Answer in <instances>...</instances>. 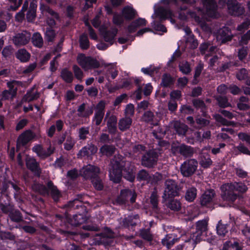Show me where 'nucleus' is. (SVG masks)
Returning a JSON list of instances; mask_svg holds the SVG:
<instances>
[{"mask_svg":"<svg viewBox=\"0 0 250 250\" xmlns=\"http://www.w3.org/2000/svg\"><path fill=\"white\" fill-rule=\"evenodd\" d=\"M105 231L94 234L92 239L93 244L95 245H104L105 247L109 246V228H105Z\"/></svg>","mask_w":250,"mask_h":250,"instance_id":"nucleus-10","label":"nucleus"},{"mask_svg":"<svg viewBox=\"0 0 250 250\" xmlns=\"http://www.w3.org/2000/svg\"><path fill=\"white\" fill-rule=\"evenodd\" d=\"M47 187H43V190L47 192L48 189L50 191V194L54 201L57 203L62 197V194L57 187L54 185L53 182L49 180L46 184Z\"/></svg>","mask_w":250,"mask_h":250,"instance_id":"nucleus-17","label":"nucleus"},{"mask_svg":"<svg viewBox=\"0 0 250 250\" xmlns=\"http://www.w3.org/2000/svg\"><path fill=\"white\" fill-rule=\"evenodd\" d=\"M174 127L179 135H185L188 130V126L178 121L174 123Z\"/></svg>","mask_w":250,"mask_h":250,"instance_id":"nucleus-34","label":"nucleus"},{"mask_svg":"<svg viewBox=\"0 0 250 250\" xmlns=\"http://www.w3.org/2000/svg\"><path fill=\"white\" fill-rule=\"evenodd\" d=\"M159 154L155 150H150L142 158V165L147 167H152L156 165Z\"/></svg>","mask_w":250,"mask_h":250,"instance_id":"nucleus-11","label":"nucleus"},{"mask_svg":"<svg viewBox=\"0 0 250 250\" xmlns=\"http://www.w3.org/2000/svg\"><path fill=\"white\" fill-rule=\"evenodd\" d=\"M229 13L234 16H240L244 14L245 10L243 6L236 0H229L227 2Z\"/></svg>","mask_w":250,"mask_h":250,"instance_id":"nucleus-13","label":"nucleus"},{"mask_svg":"<svg viewBox=\"0 0 250 250\" xmlns=\"http://www.w3.org/2000/svg\"><path fill=\"white\" fill-rule=\"evenodd\" d=\"M99 168L89 165L84 169L83 175L85 179L91 181L96 190H102L104 188V185L99 176Z\"/></svg>","mask_w":250,"mask_h":250,"instance_id":"nucleus-2","label":"nucleus"},{"mask_svg":"<svg viewBox=\"0 0 250 250\" xmlns=\"http://www.w3.org/2000/svg\"><path fill=\"white\" fill-rule=\"evenodd\" d=\"M84 230L87 231H97L99 230V227L96 224H85L82 227Z\"/></svg>","mask_w":250,"mask_h":250,"instance_id":"nucleus-63","label":"nucleus"},{"mask_svg":"<svg viewBox=\"0 0 250 250\" xmlns=\"http://www.w3.org/2000/svg\"><path fill=\"white\" fill-rule=\"evenodd\" d=\"M149 178V174L146 170L144 169L139 172L137 177V178L139 180H147Z\"/></svg>","mask_w":250,"mask_h":250,"instance_id":"nucleus-64","label":"nucleus"},{"mask_svg":"<svg viewBox=\"0 0 250 250\" xmlns=\"http://www.w3.org/2000/svg\"><path fill=\"white\" fill-rule=\"evenodd\" d=\"M180 189L179 186L175 181L171 179L167 180L165 182L163 200L165 202L168 198L178 196Z\"/></svg>","mask_w":250,"mask_h":250,"instance_id":"nucleus-5","label":"nucleus"},{"mask_svg":"<svg viewBox=\"0 0 250 250\" xmlns=\"http://www.w3.org/2000/svg\"><path fill=\"white\" fill-rule=\"evenodd\" d=\"M186 43L187 45H189V46L192 49L196 48L198 45L197 40L194 38L193 35H190L188 38Z\"/></svg>","mask_w":250,"mask_h":250,"instance_id":"nucleus-55","label":"nucleus"},{"mask_svg":"<svg viewBox=\"0 0 250 250\" xmlns=\"http://www.w3.org/2000/svg\"><path fill=\"white\" fill-rule=\"evenodd\" d=\"M208 220L203 219L196 223V230L201 233L205 232L208 229Z\"/></svg>","mask_w":250,"mask_h":250,"instance_id":"nucleus-42","label":"nucleus"},{"mask_svg":"<svg viewBox=\"0 0 250 250\" xmlns=\"http://www.w3.org/2000/svg\"><path fill=\"white\" fill-rule=\"evenodd\" d=\"M88 220L87 216L83 213L75 214L72 216L69 215L66 216V220L68 224H66V229H60L59 232L61 234L66 237L73 236L75 233L68 229V225L77 227L85 223Z\"/></svg>","mask_w":250,"mask_h":250,"instance_id":"nucleus-3","label":"nucleus"},{"mask_svg":"<svg viewBox=\"0 0 250 250\" xmlns=\"http://www.w3.org/2000/svg\"><path fill=\"white\" fill-rule=\"evenodd\" d=\"M158 195L155 191L152 192L150 196V203L155 210L158 209Z\"/></svg>","mask_w":250,"mask_h":250,"instance_id":"nucleus-59","label":"nucleus"},{"mask_svg":"<svg viewBox=\"0 0 250 250\" xmlns=\"http://www.w3.org/2000/svg\"><path fill=\"white\" fill-rule=\"evenodd\" d=\"M0 238L2 240H14L15 236L10 231H0Z\"/></svg>","mask_w":250,"mask_h":250,"instance_id":"nucleus-51","label":"nucleus"},{"mask_svg":"<svg viewBox=\"0 0 250 250\" xmlns=\"http://www.w3.org/2000/svg\"><path fill=\"white\" fill-rule=\"evenodd\" d=\"M223 193L221 194L222 198L224 200L231 202H234L237 198L236 194L234 193V190L240 192H246L248 188L247 186L242 183H235L234 184H226L221 187Z\"/></svg>","mask_w":250,"mask_h":250,"instance_id":"nucleus-1","label":"nucleus"},{"mask_svg":"<svg viewBox=\"0 0 250 250\" xmlns=\"http://www.w3.org/2000/svg\"><path fill=\"white\" fill-rule=\"evenodd\" d=\"M167 207L173 211H178L181 208V204L177 200H172L168 203Z\"/></svg>","mask_w":250,"mask_h":250,"instance_id":"nucleus-49","label":"nucleus"},{"mask_svg":"<svg viewBox=\"0 0 250 250\" xmlns=\"http://www.w3.org/2000/svg\"><path fill=\"white\" fill-rule=\"evenodd\" d=\"M174 83L173 79L169 75L167 74H164L162 79L161 85L164 87H170Z\"/></svg>","mask_w":250,"mask_h":250,"instance_id":"nucleus-40","label":"nucleus"},{"mask_svg":"<svg viewBox=\"0 0 250 250\" xmlns=\"http://www.w3.org/2000/svg\"><path fill=\"white\" fill-rule=\"evenodd\" d=\"M56 35L55 30L51 28H46L44 38L48 42H53Z\"/></svg>","mask_w":250,"mask_h":250,"instance_id":"nucleus-43","label":"nucleus"},{"mask_svg":"<svg viewBox=\"0 0 250 250\" xmlns=\"http://www.w3.org/2000/svg\"><path fill=\"white\" fill-rule=\"evenodd\" d=\"M217 233L219 235L224 236L228 232V224H224L220 220L216 226Z\"/></svg>","mask_w":250,"mask_h":250,"instance_id":"nucleus-38","label":"nucleus"},{"mask_svg":"<svg viewBox=\"0 0 250 250\" xmlns=\"http://www.w3.org/2000/svg\"><path fill=\"white\" fill-rule=\"evenodd\" d=\"M229 34V31L228 28H223L219 30L217 39L221 40L222 42H224L230 40V38Z\"/></svg>","mask_w":250,"mask_h":250,"instance_id":"nucleus-33","label":"nucleus"},{"mask_svg":"<svg viewBox=\"0 0 250 250\" xmlns=\"http://www.w3.org/2000/svg\"><path fill=\"white\" fill-rule=\"evenodd\" d=\"M77 196V198L69 201L67 204L65 205V207L70 208H73L74 209H77L80 207H83V204L81 200V199H82V195L78 194Z\"/></svg>","mask_w":250,"mask_h":250,"instance_id":"nucleus-24","label":"nucleus"},{"mask_svg":"<svg viewBox=\"0 0 250 250\" xmlns=\"http://www.w3.org/2000/svg\"><path fill=\"white\" fill-rule=\"evenodd\" d=\"M212 163V161L210 158L208 154L206 153H202L200 156V165L204 168H208L210 167Z\"/></svg>","mask_w":250,"mask_h":250,"instance_id":"nucleus-31","label":"nucleus"},{"mask_svg":"<svg viewBox=\"0 0 250 250\" xmlns=\"http://www.w3.org/2000/svg\"><path fill=\"white\" fill-rule=\"evenodd\" d=\"M75 145V142L73 141L71 137H68L66 139V142L64 144V148L69 151L72 149Z\"/></svg>","mask_w":250,"mask_h":250,"instance_id":"nucleus-62","label":"nucleus"},{"mask_svg":"<svg viewBox=\"0 0 250 250\" xmlns=\"http://www.w3.org/2000/svg\"><path fill=\"white\" fill-rule=\"evenodd\" d=\"M98 148L97 146L92 143L87 144V145L83 147L78 152L77 157L78 158H83V157L87 159H91L97 152Z\"/></svg>","mask_w":250,"mask_h":250,"instance_id":"nucleus-12","label":"nucleus"},{"mask_svg":"<svg viewBox=\"0 0 250 250\" xmlns=\"http://www.w3.org/2000/svg\"><path fill=\"white\" fill-rule=\"evenodd\" d=\"M42 6H44L45 11L48 14H49L51 16H52L54 19H55L57 20H59L60 16L57 12L54 11L52 8H51L48 6H44L43 5H42L41 7V8H42Z\"/></svg>","mask_w":250,"mask_h":250,"instance_id":"nucleus-61","label":"nucleus"},{"mask_svg":"<svg viewBox=\"0 0 250 250\" xmlns=\"http://www.w3.org/2000/svg\"><path fill=\"white\" fill-rule=\"evenodd\" d=\"M39 97V93L38 92L33 93L32 90L28 91L23 98L24 102H31L36 100Z\"/></svg>","mask_w":250,"mask_h":250,"instance_id":"nucleus-37","label":"nucleus"},{"mask_svg":"<svg viewBox=\"0 0 250 250\" xmlns=\"http://www.w3.org/2000/svg\"><path fill=\"white\" fill-rule=\"evenodd\" d=\"M214 117L217 123L221 125L229 126L232 125L233 124V122L227 120L219 114L215 115Z\"/></svg>","mask_w":250,"mask_h":250,"instance_id":"nucleus-54","label":"nucleus"},{"mask_svg":"<svg viewBox=\"0 0 250 250\" xmlns=\"http://www.w3.org/2000/svg\"><path fill=\"white\" fill-rule=\"evenodd\" d=\"M202 234L201 232L196 230L195 232L191 234L188 242L191 243L192 245L197 244L201 240Z\"/></svg>","mask_w":250,"mask_h":250,"instance_id":"nucleus-46","label":"nucleus"},{"mask_svg":"<svg viewBox=\"0 0 250 250\" xmlns=\"http://www.w3.org/2000/svg\"><path fill=\"white\" fill-rule=\"evenodd\" d=\"M132 119L129 117L125 116L122 118L119 122V128L121 131L128 129L132 124Z\"/></svg>","mask_w":250,"mask_h":250,"instance_id":"nucleus-28","label":"nucleus"},{"mask_svg":"<svg viewBox=\"0 0 250 250\" xmlns=\"http://www.w3.org/2000/svg\"><path fill=\"white\" fill-rule=\"evenodd\" d=\"M105 106V102L104 101H101L97 104L95 107H94V104H92L91 106H88L83 114L79 115L84 118L88 117L93 114L94 109H95V113L92 121L96 125H99L104 115Z\"/></svg>","mask_w":250,"mask_h":250,"instance_id":"nucleus-4","label":"nucleus"},{"mask_svg":"<svg viewBox=\"0 0 250 250\" xmlns=\"http://www.w3.org/2000/svg\"><path fill=\"white\" fill-rule=\"evenodd\" d=\"M30 39V36L26 32L19 33L14 37L13 42L16 46H22L26 45L28 43Z\"/></svg>","mask_w":250,"mask_h":250,"instance_id":"nucleus-18","label":"nucleus"},{"mask_svg":"<svg viewBox=\"0 0 250 250\" xmlns=\"http://www.w3.org/2000/svg\"><path fill=\"white\" fill-rule=\"evenodd\" d=\"M139 220L138 215L128 216L124 220V225L126 226H135Z\"/></svg>","mask_w":250,"mask_h":250,"instance_id":"nucleus-44","label":"nucleus"},{"mask_svg":"<svg viewBox=\"0 0 250 250\" xmlns=\"http://www.w3.org/2000/svg\"><path fill=\"white\" fill-rule=\"evenodd\" d=\"M80 47L83 50H87L90 47L88 36L85 33L81 34L79 38Z\"/></svg>","mask_w":250,"mask_h":250,"instance_id":"nucleus-32","label":"nucleus"},{"mask_svg":"<svg viewBox=\"0 0 250 250\" xmlns=\"http://www.w3.org/2000/svg\"><path fill=\"white\" fill-rule=\"evenodd\" d=\"M15 56L21 62H25L29 60L31 56L25 49H20L16 52Z\"/></svg>","mask_w":250,"mask_h":250,"instance_id":"nucleus-25","label":"nucleus"},{"mask_svg":"<svg viewBox=\"0 0 250 250\" xmlns=\"http://www.w3.org/2000/svg\"><path fill=\"white\" fill-rule=\"evenodd\" d=\"M89 134L88 127H82L79 130V137L80 140H85L87 138V135Z\"/></svg>","mask_w":250,"mask_h":250,"instance_id":"nucleus-57","label":"nucleus"},{"mask_svg":"<svg viewBox=\"0 0 250 250\" xmlns=\"http://www.w3.org/2000/svg\"><path fill=\"white\" fill-rule=\"evenodd\" d=\"M0 209L2 212L8 215L15 209L14 206L9 201L7 203H0Z\"/></svg>","mask_w":250,"mask_h":250,"instance_id":"nucleus-35","label":"nucleus"},{"mask_svg":"<svg viewBox=\"0 0 250 250\" xmlns=\"http://www.w3.org/2000/svg\"><path fill=\"white\" fill-rule=\"evenodd\" d=\"M103 16V14L101 11H99L93 19L91 21L92 25L96 28H98L101 24V19Z\"/></svg>","mask_w":250,"mask_h":250,"instance_id":"nucleus-53","label":"nucleus"},{"mask_svg":"<svg viewBox=\"0 0 250 250\" xmlns=\"http://www.w3.org/2000/svg\"><path fill=\"white\" fill-rule=\"evenodd\" d=\"M140 236L144 240L148 241H151L153 239V236L148 229L141 230Z\"/></svg>","mask_w":250,"mask_h":250,"instance_id":"nucleus-52","label":"nucleus"},{"mask_svg":"<svg viewBox=\"0 0 250 250\" xmlns=\"http://www.w3.org/2000/svg\"><path fill=\"white\" fill-rule=\"evenodd\" d=\"M171 150L174 154L179 153L185 157H191L193 154V148L184 144L179 146H173L171 147Z\"/></svg>","mask_w":250,"mask_h":250,"instance_id":"nucleus-15","label":"nucleus"},{"mask_svg":"<svg viewBox=\"0 0 250 250\" xmlns=\"http://www.w3.org/2000/svg\"><path fill=\"white\" fill-rule=\"evenodd\" d=\"M17 83L18 81H13V82H9L7 83V86L9 88V89L7 90L10 92V94H11L12 98L15 97L17 93V88H14V85L13 83Z\"/></svg>","mask_w":250,"mask_h":250,"instance_id":"nucleus-60","label":"nucleus"},{"mask_svg":"<svg viewBox=\"0 0 250 250\" xmlns=\"http://www.w3.org/2000/svg\"><path fill=\"white\" fill-rule=\"evenodd\" d=\"M197 190L194 187L188 188L185 194V199L189 202L193 201L196 197Z\"/></svg>","mask_w":250,"mask_h":250,"instance_id":"nucleus-36","label":"nucleus"},{"mask_svg":"<svg viewBox=\"0 0 250 250\" xmlns=\"http://www.w3.org/2000/svg\"><path fill=\"white\" fill-rule=\"evenodd\" d=\"M36 134L31 129H27L21 133L17 140L16 146L20 148L26 146L29 142L36 138Z\"/></svg>","mask_w":250,"mask_h":250,"instance_id":"nucleus-8","label":"nucleus"},{"mask_svg":"<svg viewBox=\"0 0 250 250\" xmlns=\"http://www.w3.org/2000/svg\"><path fill=\"white\" fill-rule=\"evenodd\" d=\"M31 41L34 46L41 48L43 44V41L41 34L39 32H36L33 34Z\"/></svg>","mask_w":250,"mask_h":250,"instance_id":"nucleus-30","label":"nucleus"},{"mask_svg":"<svg viewBox=\"0 0 250 250\" xmlns=\"http://www.w3.org/2000/svg\"><path fill=\"white\" fill-rule=\"evenodd\" d=\"M155 15L159 17L161 20L170 19L171 22H175L174 20L172 18V13L169 10L160 7L155 12Z\"/></svg>","mask_w":250,"mask_h":250,"instance_id":"nucleus-19","label":"nucleus"},{"mask_svg":"<svg viewBox=\"0 0 250 250\" xmlns=\"http://www.w3.org/2000/svg\"><path fill=\"white\" fill-rule=\"evenodd\" d=\"M79 65L85 70L92 68H98L100 66V62L96 59L90 56H85L80 54L77 59Z\"/></svg>","mask_w":250,"mask_h":250,"instance_id":"nucleus-6","label":"nucleus"},{"mask_svg":"<svg viewBox=\"0 0 250 250\" xmlns=\"http://www.w3.org/2000/svg\"><path fill=\"white\" fill-rule=\"evenodd\" d=\"M153 118L154 115L153 113L150 111L146 112L142 117V119L144 121L147 123L152 122V124L157 125L158 124V120H155L154 121Z\"/></svg>","mask_w":250,"mask_h":250,"instance_id":"nucleus-39","label":"nucleus"},{"mask_svg":"<svg viewBox=\"0 0 250 250\" xmlns=\"http://www.w3.org/2000/svg\"><path fill=\"white\" fill-rule=\"evenodd\" d=\"M72 68L75 78L80 82H82L84 76V74L83 71L78 65L76 64L73 66Z\"/></svg>","mask_w":250,"mask_h":250,"instance_id":"nucleus-50","label":"nucleus"},{"mask_svg":"<svg viewBox=\"0 0 250 250\" xmlns=\"http://www.w3.org/2000/svg\"><path fill=\"white\" fill-rule=\"evenodd\" d=\"M146 21L145 19L139 18L133 21L128 26V30L129 32L132 33L135 31L137 28L145 26Z\"/></svg>","mask_w":250,"mask_h":250,"instance_id":"nucleus-26","label":"nucleus"},{"mask_svg":"<svg viewBox=\"0 0 250 250\" xmlns=\"http://www.w3.org/2000/svg\"><path fill=\"white\" fill-rule=\"evenodd\" d=\"M197 161L195 159L188 160L181 166V172L184 176L188 177L194 173L197 169Z\"/></svg>","mask_w":250,"mask_h":250,"instance_id":"nucleus-9","label":"nucleus"},{"mask_svg":"<svg viewBox=\"0 0 250 250\" xmlns=\"http://www.w3.org/2000/svg\"><path fill=\"white\" fill-rule=\"evenodd\" d=\"M61 78L67 83H71L74 80V76L72 72L67 68H63L61 71Z\"/></svg>","mask_w":250,"mask_h":250,"instance_id":"nucleus-23","label":"nucleus"},{"mask_svg":"<svg viewBox=\"0 0 250 250\" xmlns=\"http://www.w3.org/2000/svg\"><path fill=\"white\" fill-rule=\"evenodd\" d=\"M136 196V193L131 190L124 189L121 192V198L123 201H125L129 198L131 203H134Z\"/></svg>","mask_w":250,"mask_h":250,"instance_id":"nucleus-22","label":"nucleus"},{"mask_svg":"<svg viewBox=\"0 0 250 250\" xmlns=\"http://www.w3.org/2000/svg\"><path fill=\"white\" fill-rule=\"evenodd\" d=\"M203 5L205 8L206 14L211 18H216L218 15L217 4L214 0H204Z\"/></svg>","mask_w":250,"mask_h":250,"instance_id":"nucleus-16","label":"nucleus"},{"mask_svg":"<svg viewBox=\"0 0 250 250\" xmlns=\"http://www.w3.org/2000/svg\"><path fill=\"white\" fill-rule=\"evenodd\" d=\"M248 98L245 96L241 97L237 103V107L240 110H247L249 109V106L247 104Z\"/></svg>","mask_w":250,"mask_h":250,"instance_id":"nucleus-45","label":"nucleus"},{"mask_svg":"<svg viewBox=\"0 0 250 250\" xmlns=\"http://www.w3.org/2000/svg\"><path fill=\"white\" fill-rule=\"evenodd\" d=\"M180 70L184 74H187L191 71L189 63L187 62H182L179 64Z\"/></svg>","mask_w":250,"mask_h":250,"instance_id":"nucleus-56","label":"nucleus"},{"mask_svg":"<svg viewBox=\"0 0 250 250\" xmlns=\"http://www.w3.org/2000/svg\"><path fill=\"white\" fill-rule=\"evenodd\" d=\"M25 165L27 168L38 177L42 174V168L39 162L34 157H28L25 159Z\"/></svg>","mask_w":250,"mask_h":250,"instance_id":"nucleus-14","label":"nucleus"},{"mask_svg":"<svg viewBox=\"0 0 250 250\" xmlns=\"http://www.w3.org/2000/svg\"><path fill=\"white\" fill-rule=\"evenodd\" d=\"M188 16L194 18L195 21L198 23L201 22V18L199 16H197L196 13L193 12H188L187 13V15H186L184 12H181L179 14V18L182 20L187 19Z\"/></svg>","mask_w":250,"mask_h":250,"instance_id":"nucleus-41","label":"nucleus"},{"mask_svg":"<svg viewBox=\"0 0 250 250\" xmlns=\"http://www.w3.org/2000/svg\"><path fill=\"white\" fill-rule=\"evenodd\" d=\"M113 171L112 175L110 174V180H112L114 183H119L122 179V167L125 164L120 158L118 160H116L112 162Z\"/></svg>","mask_w":250,"mask_h":250,"instance_id":"nucleus-7","label":"nucleus"},{"mask_svg":"<svg viewBox=\"0 0 250 250\" xmlns=\"http://www.w3.org/2000/svg\"><path fill=\"white\" fill-rule=\"evenodd\" d=\"M216 100L220 107H226L230 105V104L228 102L227 98L226 97L218 96L216 98Z\"/></svg>","mask_w":250,"mask_h":250,"instance_id":"nucleus-58","label":"nucleus"},{"mask_svg":"<svg viewBox=\"0 0 250 250\" xmlns=\"http://www.w3.org/2000/svg\"><path fill=\"white\" fill-rule=\"evenodd\" d=\"M214 192L213 190H208L202 195L201 198V204L202 206H206L210 203L214 197Z\"/></svg>","mask_w":250,"mask_h":250,"instance_id":"nucleus-27","label":"nucleus"},{"mask_svg":"<svg viewBox=\"0 0 250 250\" xmlns=\"http://www.w3.org/2000/svg\"><path fill=\"white\" fill-rule=\"evenodd\" d=\"M178 237L175 233L168 234L162 239V243L164 246L169 248L177 241Z\"/></svg>","mask_w":250,"mask_h":250,"instance_id":"nucleus-21","label":"nucleus"},{"mask_svg":"<svg viewBox=\"0 0 250 250\" xmlns=\"http://www.w3.org/2000/svg\"><path fill=\"white\" fill-rule=\"evenodd\" d=\"M98 28H99L101 35L104 37L105 41L109 42V30H108L107 27L104 25H102Z\"/></svg>","mask_w":250,"mask_h":250,"instance_id":"nucleus-48","label":"nucleus"},{"mask_svg":"<svg viewBox=\"0 0 250 250\" xmlns=\"http://www.w3.org/2000/svg\"><path fill=\"white\" fill-rule=\"evenodd\" d=\"M122 12L124 19L126 20H131L134 19L137 15L136 11L130 6L124 7Z\"/></svg>","mask_w":250,"mask_h":250,"instance_id":"nucleus-20","label":"nucleus"},{"mask_svg":"<svg viewBox=\"0 0 250 250\" xmlns=\"http://www.w3.org/2000/svg\"><path fill=\"white\" fill-rule=\"evenodd\" d=\"M117 121L115 116H110V134H113L116 137L118 136V133H117Z\"/></svg>","mask_w":250,"mask_h":250,"instance_id":"nucleus-47","label":"nucleus"},{"mask_svg":"<svg viewBox=\"0 0 250 250\" xmlns=\"http://www.w3.org/2000/svg\"><path fill=\"white\" fill-rule=\"evenodd\" d=\"M8 217L13 222L20 223L23 221V216L21 212L15 208L9 215Z\"/></svg>","mask_w":250,"mask_h":250,"instance_id":"nucleus-29","label":"nucleus"}]
</instances>
